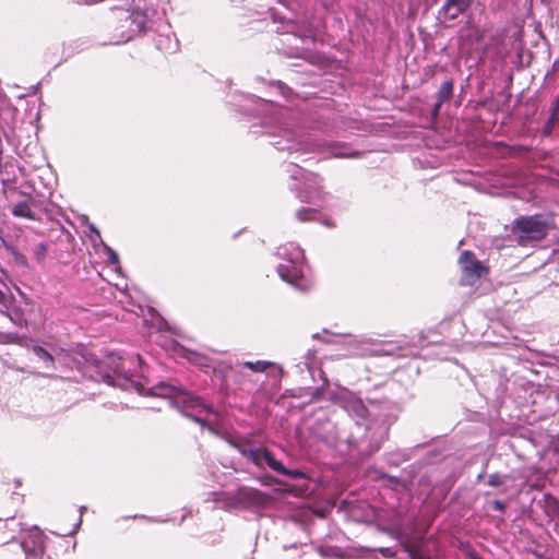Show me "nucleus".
I'll use <instances>...</instances> for the list:
<instances>
[{"instance_id":"obj_1","label":"nucleus","mask_w":559,"mask_h":559,"mask_svg":"<svg viewBox=\"0 0 559 559\" xmlns=\"http://www.w3.org/2000/svg\"><path fill=\"white\" fill-rule=\"evenodd\" d=\"M109 8L117 20L118 39L116 44L131 40L147 28L148 15L143 11V0H117Z\"/></svg>"},{"instance_id":"obj_2","label":"nucleus","mask_w":559,"mask_h":559,"mask_svg":"<svg viewBox=\"0 0 559 559\" xmlns=\"http://www.w3.org/2000/svg\"><path fill=\"white\" fill-rule=\"evenodd\" d=\"M152 394L166 397L182 414L201 425H204L210 416H216L213 407L205 404L199 396L164 382L153 388Z\"/></svg>"},{"instance_id":"obj_3","label":"nucleus","mask_w":559,"mask_h":559,"mask_svg":"<svg viewBox=\"0 0 559 559\" xmlns=\"http://www.w3.org/2000/svg\"><path fill=\"white\" fill-rule=\"evenodd\" d=\"M276 255L282 259L277 266L280 277L299 290H307L309 284L302 274V249L294 242H288L277 248Z\"/></svg>"},{"instance_id":"obj_4","label":"nucleus","mask_w":559,"mask_h":559,"mask_svg":"<svg viewBox=\"0 0 559 559\" xmlns=\"http://www.w3.org/2000/svg\"><path fill=\"white\" fill-rule=\"evenodd\" d=\"M551 227V219L537 214L521 216L513 222L512 233L521 246L544 239Z\"/></svg>"},{"instance_id":"obj_5","label":"nucleus","mask_w":559,"mask_h":559,"mask_svg":"<svg viewBox=\"0 0 559 559\" xmlns=\"http://www.w3.org/2000/svg\"><path fill=\"white\" fill-rule=\"evenodd\" d=\"M292 169H287L290 173V177L294 180H302V187H293L297 190V197L302 202L316 203L322 199L323 192L321 190L320 178L312 174L307 173L298 165L289 164Z\"/></svg>"},{"instance_id":"obj_6","label":"nucleus","mask_w":559,"mask_h":559,"mask_svg":"<svg viewBox=\"0 0 559 559\" xmlns=\"http://www.w3.org/2000/svg\"><path fill=\"white\" fill-rule=\"evenodd\" d=\"M278 129L281 134L278 135V140L273 141L272 144L278 151H312L316 148V144L312 143L310 135H306L300 131H297L292 128V124L288 122H280Z\"/></svg>"},{"instance_id":"obj_7","label":"nucleus","mask_w":559,"mask_h":559,"mask_svg":"<svg viewBox=\"0 0 559 559\" xmlns=\"http://www.w3.org/2000/svg\"><path fill=\"white\" fill-rule=\"evenodd\" d=\"M331 400L353 417L357 425H360V420H366L368 411L362 401L353 392L340 389L332 394Z\"/></svg>"},{"instance_id":"obj_8","label":"nucleus","mask_w":559,"mask_h":559,"mask_svg":"<svg viewBox=\"0 0 559 559\" xmlns=\"http://www.w3.org/2000/svg\"><path fill=\"white\" fill-rule=\"evenodd\" d=\"M241 455L253 463L257 467L262 468L264 465L274 469L278 465V460L266 448H257L250 443L241 444L237 447Z\"/></svg>"},{"instance_id":"obj_9","label":"nucleus","mask_w":559,"mask_h":559,"mask_svg":"<svg viewBox=\"0 0 559 559\" xmlns=\"http://www.w3.org/2000/svg\"><path fill=\"white\" fill-rule=\"evenodd\" d=\"M104 381L109 385L119 386L123 390H134L139 394H144L145 391L142 383L126 371L124 362L114 369V374H105Z\"/></svg>"},{"instance_id":"obj_10","label":"nucleus","mask_w":559,"mask_h":559,"mask_svg":"<svg viewBox=\"0 0 559 559\" xmlns=\"http://www.w3.org/2000/svg\"><path fill=\"white\" fill-rule=\"evenodd\" d=\"M459 263L463 271L461 282L463 285H472L483 274V266L479 261L474 259L471 251H464L459 258Z\"/></svg>"},{"instance_id":"obj_11","label":"nucleus","mask_w":559,"mask_h":559,"mask_svg":"<svg viewBox=\"0 0 559 559\" xmlns=\"http://www.w3.org/2000/svg\"><path fill=\"white\" fill-rule=\"evenodd\" d=\"M26 559H38L44 552V535L38 528H33L22 540Z\"/></svg>"},{"instance_id":"obj_12","label":"nucleus","mask_w":559,"mask_h":559,"mask_svg":"<svg viewBox=\"0 0 559 559\" xmlns=\"http://www.w3.org/2000/svg\"><path fill=\"white\" fill-rule=\"evenodd\" d=\"M472 4V0H445L441 12L449 20L456 19L464 13Z\"/></svg>"},{"instance_id":"obj_13","label":"nucleus","mask_w":559,"mask_h":559,"mask_svg":"<svg viewBox=\"0 0 559 559\" xmlns=\"http://www.w3.org/2000/svg\"><path fill=\"white\" fill-rule=\"evenodd\" d=\"M31 200L20 201L12 207V214L15 217L27 218L32 221L37 219L36 213L32 210Z\"/></svg>"},{"instance_id":"obj_14","label":"nucleus","mask_w":559,"mask_h":559,"mask_svg":"<svg viewBox=\"0 0 559 559\" xmlns=\"http://www.w3.org/2000/svg\"><path fill=\"white\" fill-rule=\"evenodd\" d=\"M452 92H453V81L452 80L444 81L441 84L440 90L438 92V102L435 106L436 111H438L439 108L441 107V105L451 97Z\"/></svg>"},{"instance_id":"obj_15","label":"nucleus","mask_w":559,"mask_h":559,"mask_svg":"<svg viewBox=\"0 0 559 559\" xmlns=\"http://www.w3.org/2000/svg\"><path fill=\"white\" fill-rule=\"evenodd\" d=\"M241 497L254 504H262L265 502L266 496L257 489L245 488L241 490Z\"/></svg>"},{"instance_id":"obj_16","label":"nucleus","mask_w":559,"mask_h":559,"mask_svg":"<svg viewBox=\"0 0 559 559\" xmlns=\"http://www.w3.org/2000/svg\"><path fill=\"white\" fill-rule=\"evenodd\" d=\"M90 230L95 234L96 238L99 239V241L103 243L104 246V250H105V253L107 255V259H108V262L112 265H116L119 263V257H118V253L112 250L110 247H108L107 245H105L100 238V234H99V230L94 226V225H91L90 226Z\"/></svg>"},{"instance_id":"obj_17","label":"nucleus","mask_w":559,"mask_h":559,"mask_svg":"<svg viewBox=\"0 0 559 559\" xmlns=\"http://www.w3.org/2000/svg\"><path fill=\"white\" fill-rule=\"evenodd\" d=\"M401 545L404 550L408 554L409 559H431V557L423 555L415 545H413L408 539H401Z\"/></svg>"},{"instance_id":"obj_18","label":"nucleus","mask_w":559,"mask_h":559,"mask_svg":"<svg viewBox=\"0 0 559 559\" xmlns=\"http://www.w3.org/2000/svg\"><path fill=\"white\" fill-rule=\"evenodd\" d=\"M274 472L294 478V479H302L306 478V473L300 469H288L286 468L281 461H278V465H276L273 469Z\"/></svg>"},{"instance_id":"obj_19","label":"nucleus","mask_w":559,"mask_h":559,"mask_svg":"<svg viewBox=\"0 0 559 559\" xmlns=\"http://www.w3.org/2000/svg\"><path fill=\"white\" fill-rule=\"evenodd\" d=\"M243 366L253 372H264L267 368L273 367L274 364L266 360L245 361Z\"/></svg>"},{"instance_id":"obj_20","label":"nucleus","mask_w":559,"mask_h":559,"mask_svg":"<svg viewBox=\"0 0 559 559\" xmlns=\"http://www.w3.org/2000/svg\"><path fill=\"white\" fill-rule=\"evenodd\" d=\"M33 353L46 364V367H53V357L41 346H34Z\"/></svg>"},{"instance_id":"obj_21","label":"nucleus","mask_w":559,"mask_h":559,"mask_svg":"<svg viewBox=\"0 0 559 559\" xmlns=\"http://www.w3.org/2000/svg\"><path fill=\"white\" fill-rule=\"evenodd\" d=\"M509 478L510 477L508 475L495 473L489 475L487 483L491 487H498L504 485Z\"/></svg>"},{"instance_id":"obj_22","label":"nucleus","mask_w":559,"mask_h":559,"mask_svg":"<svg viewBox=\"0 0 559 559\" xmlns=\"http://www.w3.org/2000/svg\"><path fill=\"white\" fill-rule=\"evenodd\" d=\"M316 214V210L312 209V207H302L300 210H298L296 212V217L300 221V222H308V221H311L313 218Z\"/></svg>"},{"instance_id":"obj_23","label":"nucleus","mask_w":559,"mask_h":559,"mask_svg":"<svg viewBox=\"0 0 559 559\" xmlns=\"http://www.w3.org/2000/svg\"><path fill=\"white\" fill-rule=\"evenodd\" d=\"M314 359H316V353L313 350H308L307 354L305 355V365L308 370H310L311 367L313 366Z\"/></svg>"},{"instance_id":"obj_24","label":"nucleus","mask_w":559,"mask_h":559,"mask_svg":"<svg viewBox=\"0 0 559 559\" xmlns=\"http://www.w3.org/2000/svg\"><path fill=\"white\" fill-rule=\"evenodd\" d=\"M22 341V338L17 335V334H5L3 336V342H7V343H17L20 344Z\"/></svg>"},{"instance_id":"obj_25","label":"nucleus","mask_w":559,"mask_h":559,"mask_svg":"<svg viewBox=\"0 0 559 559\" xmlns=\"http://www.w3.org/2000/svg\"><path fill=\"white\" fill-rule=\"evenodd\" d=\"M492 507L495 510L503 512L506 510V503L501 500L492 501Z\"/></svg>"},{"instance_id":"obj_26","label":"nucleus","mask_w":559,"mask_h":559,"mask_svg":"<svg viewBox=\"0 0 559 559\" xmlns=\"http://www.w3.org/2000/svg\"><path fill=\"white\" fill-rule=\"evenodd\" d=\"M559 114V97L557 98L552 110H551V119H556L557 115Z\"/></svg>"},{"instance_id":"obj_27","label":"nucleus","mask_w":559,"mask_h":559,"mask_svg":"<svg viewBox=\"0 0 559 559\" xmlns=\"http://www.w3.org/2000/svg\"><path fill=\"white\" fill-rule=\"evenodd\" d=\"M379 551L384 557H394V551L391 548H380Z\"/></svg>"},{"instance_id":"obj_28","label":"nucleus","mask_w":559,"mask_h":559,"mask_svg":"<svg viewBox=\"0 0 559 559\" xmlns=\"http://www.w3.org/2000/svg\"><path fill=\"white\" fill-rule=\"evenodd\" d=\"M85 510H86V507H81V508H80V513H81V514H80V518H79V522H78V524L75 525V528H74L71 533H75V532H76V530H78V527L81 525V522H82V514H83V512H84Z\"/></svg>"},{"instance_id":"obj_29","label":"nucleus","mask_w":559,"mask_h":559,"mask_svg":"<svg viewBox=\"0 0 559 559\" xmlns=\"http://www.w3.org/2000/svg\"><path fill=\"white\" fill-rule=\"evenodd\" d=\"M46 247L44 245L38 246V253L44 254Z\"/></svg>"},{"instance_id":"obj_30","label":"nucleus","mask_w":559,"mask_h":559,"mask_svg":"<svg viewBox=\"0 0 559 559\" xmlns=\"http://www.w3.org/2000/svg\"><path fill=\"white\" fill-rule=\"evenodd\" d=\"M13 518H14V515H13V514H7V515H4L3 518H0V521H1V520H10V519H13Z\"/></svg>"},{"instance_id":"obj_31","label":"nucleus","mask_w":559,"mask_h":559,"mask_svg":"<svg viewBox=\"0 0 559 559\" xmlns=\"http://www.w3.org/2000/svg\"><path fill=\"white\" fill-rule=\"evenodd\" d=\"M305 37H306V38L313 39V37H314V36H313L312 34H307V35H305Z\"/></svg>"},{"instance_id":"obj_32","label":"nucleus","mask_w":559,"mask_h":559,"mask_svg":"<svg viewBox=\"0 0 559 559\" xmlns=\"http://www.w3.org/2000/svg\"><path fill=\"white\" fill-rule=\"evenodd\" d=\"M335 155L336 156H347L346 154H342V153H336Z\"/></svg>"},{"instance_id":"obj_33","label":"nucleus","mask_w":559,"mask_h":559,"mask_svg":"<svg viewBox=\"0 0 559 559\" xmlns=\"http://www.w3.org/2000/svg\"><path fill=\"white\" fill-rule=\"evenodd\" d=\"M472 559H483V558H480L478 556H474V557H472Z\"/></svg>"},{"instance_id":"obj_34","label":"nucleus","mask_w":559,"mask_h":559,"mask_svg":"<svg viewBox=\"0 0 559 559\" xmlns=\"http://www.w3.org/2000/svg\"><path fill=\"white\" fill-rule=\"evenodd\" d=\"M277 115L282 118L284 116V112L281 111Z\"/></svg>"}]
</instances>
